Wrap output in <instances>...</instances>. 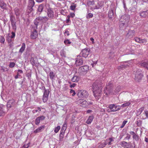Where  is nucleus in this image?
Masks as SVG:
<instances>
[{"label": "nucleus", "mask_w": 148, "mask_h": 148, "mask_svg": "<svg viewBox=\"0 0 148 148\" xmlns=\"http://www.w3.org/2000/svg\"><path fill=\"white\" fill-rule=\"evenodd\" d=\"M70 93L72 94V95L73 96H74L76 94L75 91L72 89L70 90Z\"/></svg>", "instance_id": "52"}, {"label": "nucleus", "mask_w": 148, "mask_h": 148, "mask_svg": "<svg viewBox=\"0 0 148 148\" xmlns=\"http://www.w3.org/2000/svg\"><path fill=\"white\" fill-rule=\"evenodd\" d=\"M94 117L92 115L90 116L87 120L86 121V123L88 124H90L94 119Z\"/></svg>", "instance_id": "21"}, {"label": "nucleus", "mask_w": 148, "mask_h": 148, "mask_svg": "<svg viewBox=\"0 0 148 148\" xmlns=\"http://www.w3.org/2000/svg\"><path fill=\"white\" fill-rule=\"evenodd\" d=\"M135 32V31L134 30H129L127 34V35L131 37L134 36Z\"/></svg>", "instance_id": "22"}, {"label": "nucleus", "mask_w": 148, "mask_h": 148, "mask_svg": "<svg viewBox=\"0 0 148 148\" xmlns=\"http://www.w3.org/2000/svg\"><path fill=\"white\" fill-rule=\"evenodd\" d=\"M89 69L88 66L85 65L80 67L78 69V73L80 75H85Z\"/></svg>", "instance_id": "3"}, {"label": "nucleus", "mask_w": 148, "mask_h": 148, "mask_svg": "<svg viewBox=\"0 0 148 148\" xmlns=\"http://www.w3.org/2000/svg\"><path fill=\"white\" fill-rule=\"evenodd\" d=\"M114 12L113 9H110L108 12V17L109 18H111Z\"/></svg>", "instance_id": "28"}, {"label": "nucleus", "mask_w": 148, "mask_h": 148, "mask_svg": "<svg viewBox=\"0 0 148 148\" xmlns=\"http://www.w3.org/2000/svg\"><path fill=\"white\" fill-rule=\"evenodd\" d=\"M48 18L46 16H39L34 20V24L37 26L38 25L45 23L48 20Z\"/></svg>", "instance_id": "2"}, {"label": "nucleus", "mask_w": 148, "mask_h": 148, "mask_svg": "<svg viewBox=\"0 0 148 148\" xmlns=\"http://www.w3.org/2000/svg\"><path fill=\"white\" fill-rule=\"evenodd\" d=\"M142 121L140 120L137 121L136 122V124L138 126H140L141 125Z\"/></svg>", "instance_id": "44"}, {"label": "nucleus", "mask_w": 148, "mask_h": 148, "mask_svg": "<svg viewBox=\"0 0 148 148\" xmlns=\"http://www.w3.org/2000/svg\"><path fill=\"white\" fill-rule=\"evenodd\" d=\"M10 21L11 24L16 23L15 17L13 15H11L10 16Z\"/></svg>", "instance_id": "29"}, {"label": "nucleus", "mask_w": 148, "mask_h": 148, "mask_svg": "<svg viewBox=\"0 0 148 148\" xmlns=\"http://www.w3.org/2000/svg\"><path fill=\"white\" fill-rule=\"evenodd\" d=\"M114 138L112 137L109 138L108 139H107L106 140L107 141L108 140L109 141L108 143V145H111L112 144L111 142L114 141Z\"/></svg>", "instance_id": "36"}, {"label": "nucleus", "mask_w": 148, "mask_h": 148, "mask_svg": "<svg viewBox=\"0 0 148 148\" xmlns=\"http://www.w3.org/2000/svg\"><path fill=\"white\" fill-rule=\"evenodd\" d=\"M38 118H39V119L40 121H42L43 120L45 119V117L43 116H41L38 117Z\"/></svg>", "instance_id": "54"}, {"label": "nucleus", "mask_w": 148, "mask_h": 148, "mask_svg": "<svg viewBox=\"0 0 148 148\" xmlns=\"http://www.w3.org/2000/svg\"><path fill=\"white\" fill-rule=\"evenodd\" d=\"M93 15L91 13H88L86 15V17L87 18H90L93 17Z\"/></svg>", "instance_id": "40"}, {"label": "nucleus", "mask_w": 148, "mask_h": 148, "mask_svg": "<svg viewBox=\"0 0 148 148\" xmlns=\"http://www.w3.org/2000/svg\"><path fill=\"white\" fill-rule=\"evenodd\" d=\"M130 134L133 135V138L136 141H138L139 140L138 136L135 134V133L133 131L130 132Z\"/></svg>", "instance_id": "19"}, {"label": "nucleus", "mask_w": 148, "mask_h": 148, "mask_svg": "<svg viewBox=\"0 0 148 148\" xmlns=\"http://www.w3.org/2000/svg\"><path fill=\"white\" fill-rule=\"evenodd\" d=\"M131 104V102L130 101H125L123 104L121 105V107L122 108L127 107L128 106L130 105Z\"/></svg>", "instance_id": "24"}, {"label": "nucleus", "mask_w": 148, "mask_h": 148, "mask_svg": "<svg viewBox=\"0 0 148 148\" xmlns=\"http://www.w3.org/2000/svg\"><path fill=\"white\" fill-rule=\"evenodd\" d=\"M145 11H142L139 13V15L142 18H145L147 17Z\"/></svg>", "instance_id": "35"}, {"label": "nucleus", "mask_w": 148, "mask_h": 148, "mask_svg": "<svg viewBox=\"0 0 148 148\" xmlns=\"http://www.w3.org/2000/svg\"><path fill=\"white\" fill-rule=\"evenodd\" d=\"M121 87L120 86H118L116 89V92H117L119 91L121 89Z\"/></svg>", "instance_id": "57"}, {"label": "nucleus", "mask_w": 148, "mask_h": 148, "mask_svg": "<svg viewBox=\"0 0 148 148\" xmlns=\"http://www.w3.org/2000/svg\"><path fill=\"white\" fill-rule=\"evenodd\" d=\"M128 65L127 64H122L121 66H119L118 67V69H123V68H125L127 67V66H128Z\"/></svg>", "instance_id": "39"}, {"label": "nucleus", "mask_w": 148, "mask_h": 148, "mask_svg": "<svg viewBox=\"0 0 148 148\" xmlns=\"http://www.w3.org/2000/svg\"><path fill=\"white\" fill-rule=\"evenodd\" d=\"M120 144L121 146L124 147H126L128 145V143L125 141L121 142Z\"/></svg>", "instance_id": "34"}, {"label": "nucleus", "mask_w": 148, "mask_h": 148, "mask_svg": "<svg viewBox=\"0 0 148 148\" xmlns=\"http://www.w3.org/2000/svg\"><path fill=\"white\" fill-rule=\"evenodd\" d=\"M15 103V100L13 99H11L8 101L7 103V106L8 107L11 108L12 106H14Z\"/></svg>", "instance_id": "14"}, {"label": "nucleus", "mask_w": 148, "mask_h": 148, "mask_svg": "<svg viewBox=\"0 0 148 148\" xmlns=\"http://www.w3.org/2000/svg\"><path fill=\"white\" fill-rule=\"evenodd\" d=\"M43 8V5L41 4L38 7V11L39 12H41Z\"/></svg>", "instance_id": "38"}, {"label": "nucleus", "mask_w": 148, "mask_h": 148, "mask_svg": "<svg viewBox=\"0 0 148 148\" xmlns=\"http://www.w3.org/2000/svg\"><path fill=\"white\" fill-rule=\"evenodd\" d=\"M127 122V121H125V120L123 122V123H122L121 125L120 126V127L121 128H123Z\"/></svg>", "instance_id": "49"}, {"label": "nucleus", "mask_w": 148, "mask_h": 148, "mask_svg": "<svg viewBox=\"0 0 148 148\" xmlns=\"http://www.w3.org/2000/svg\"><path fill=\"white\" fill-rule=\"evenodd\" d=\"M107 144V143L106 141H104L98 147L99 148H103Z\"/></svg>", "instance_id": "32"}, {"label": "nucleus", "mask_w": 148, "mask_h": 148, "mask_svg": "<svg viewBox=\"0 0 148 148\" xmlns=\"http://www.w3.org/2000/svg\"><path fill=\"white\" fill-rule=\"evenodd\" d=\"M97 63V61H94V62H93L92 64H91V65L92 66V67H93Z\"/></svg>", "instance_id": "60"}, {"label": "nucleus", "mask_w": 148, "mask_h": 148, "mask_svg": "<svg viewBox=\"0 0 148 148\" xmlns=\"http://www.w3.org/2000/svg\"><path fill=\"white\" fill-rule=\"evenodd\" d=\"M25 44L24 43H23L22 44L21 47L19 50V53H22L25 50Z\"/></svg>", "instance_id": "20"}, {"label": "nucleus", "mask_w": 148, "mask_h": 148, "mask_svg": "<svg viewBox=\"0 0 148 148\" xmlns=\"http://www.w3.org/2000/svg\"><path fill=\"white\" fill-rule=\"evenodd\" d=\"M49 75L50 79L53 80L55 77V73L51 71L49 73Z\"/></svg>", "instance_id": "33"}, {"label": "nucleus", "mask_w": 148, "mask_h": 148, "mask_svg": "<svg viewBox=\"0 0 148 148\" xmlns=\"http://www.w3.org/2000/svg\"><path fill=\"white\" fill-rule=\"evenodd\" d=\"M70 15L71 16V17L72 18L74 17L75 16V14L74 13H71L70 14Z\"/></svg>", "instance_id": "64"}, {"label": "nucleus", "mask_w": 148, "mask_h": 148, "mask_svg": "<svg viewBox=\"0 0 148 148\" xmlns=\"http://www.w3.org/2000/svg\"><path fill=\"white\" fill-rule=\"evenodd\" d=\"M16 23L11 24L12 27V29L14 31H15L16 30Z\"/></svg>", "instance_id": "48"}, {"label": "nucleus", "mask_w": 148, "mask_h": 148, "mask_svg": "<svg viewBox=\"0 0 148 148\" xmlns=\"http://www.w3.org/2000/svg\"><path fill=\"white\" fill-rule=\"evenodd\" d=\"M104 2L103 1H99L97 5L94 8V9H98L102 7L103 5Z\"/></svg>", "instance_id": "18"}, {"label": "nucleus", "mask_w": 148, "mask_h": 148, "mask_svg": "<svg viewBox=\"0 0 148 148\" xmlns=\"http://www.w3.org/2000/svg\"><path fill=\"white\" fill-rule=\"evenodd\" d=\"M16 14V15H18L19 14V10L17 9H15V10Z\"/></svg>", "instance_id": "58"}, {"label": "nucleus", "mask_w": 148, "mask_h": 148, "mask_svg": "<svg viewBox=\"0 0 148 148\" xmlns=\"http://www.w3.org/2000/svg\"><path fill=\"white\" fill-rule=\"evenodd\" d=\"M69 30V28H67L65 30L64 32V34L65 35H67V36L69 35V33L68 31Z\"/></svg>", "instance_id": "47"}, {"label": "nucleus", "mask_w": 148, "mask_h": 148, "mask_svg": "<svg viewBox=\"0 0 148 148\" xmlns=\"http://www.w3.org/2000/svg\"><path fill=\"white\" fill-rule=\"evenodd\" d=\"M77 103L83 107H86L89 105L88 102L84 99H79L77 101Z\"/></svg>", "instance_id": "6"}, {"label": "nucleus", "mask_w": 148, "mask_h": 148, "mask_svg": "<svg viewBox=\"0 0 148 148\" xmlns=\"http://www.w3.org/2000/svg\"><path fill=\"white\" fill-rule=\"evenodd\" d=\"M119 106H116L115 104H110L108 106V108L110 110V111L114 112L120 109V108H118V107Z\"/></svg>", "instance_id": "9"}, {"label": "nucleus", "mask_w": 148, "mask_h": 148, "mask_svg": "<svg viewBox=\"0 0 148 148\" xmlns=\"http://www.w3.org/2000/svg\"><path fill=\"white\" fill-rule=\"evenodd\" d=\"M76 5H71L70 7V9L72 10H74L76 7Z\"/></svg>", "instance_id": "51"}, {"label": "nucleus", "mask_w": 148, "mask_h": 148, "mask_svg": "<svg viewBox=\"0 0 148 148\" xmlns=\"http://www.w3.org/2000/svg\"><path fill=\"white\" fill-rule=\"evenodd\" d=\"M141 66L148 70V62H144L141 63Z\"/></svg>", "instance_id": "30"}, {"label": "nucleus", "mask_w": 148, "mask_h": 148, "mask_svg": "<svg viewBox=\"0 0 148 148\" xmlns=\"http://www.w3.org/2000/svg\"><path fill=\"white\" fill-rule=\"evenodd\" d=\"M144 109V107H142L140 108L139 110L138 111V113L139 114H140L143 112Z\"/></svg>", "instance_id": "43"}, {"label": "nucleus", "mask_w": 148, "mask_h": 148, "mask_svg": "<svg viewBox=\"0 0 148 148\" xmlns=\"http://www.w3.org/2000/svg\"><path fill=\"white\" fill-rule=\"evenodd\" d=\"M15 65V64L14 62H10L9 65V67L10 68L14 67Z\"/></svg>", "instance_id": "53"}, {"label": "nucleus", "mask_w": 148, "mask_h": 148, "mask_svg": "<svg viewBox=\"0 0 148 148\" xmlns=\"http://www.w3.org/2000/svg\"><path fill=\"white\" fill-rule=\"evenodd\" d=\"M35 4V2L33 0H29V1L28 7L29 8H30L29 10H31V11L33 10L32 8Z\"/></svg>", "instance_id": "15"}, {"label": "nucleus", "mask_w": 148, "mask_h": 148, "mask_svg": "<svg viewBox=\"0 0 148 148\" xmlns=\"http://www.w3.org/2000/svg\"><path fill=\"white\" fill-rule=\"evenodd\" d=\"M23 73L22 70H18L17 74H18L20 73Z\"/></svg>", "instance_id": "61"}, {"label": "nucleus", "mask_w": 148, "mask_h": 148, "mask_svg": "<svg viewBox=\"0 0 148 148\" xmlns=\"http://www.w3.org/2000/svg\"><path fill=\"white\" fill-rule=\"evenodd\" d=\"M15 36V32H11V36H9V38H14Z\"/></svg>", "instance_id": "46"}, {"label": "nucleus", "mask_w": 148, "mask_h": 148, "mask_svg": "<svg viewBox=\"0 0 148 148\" xmlns=\"http://www.w3.org/2000/svg\"><path fill=\"white\" fill-rule=\"evenodd\" d=\"M90 49L89 48H85L83 49L80 53L81 55H82L83 57L86 58L89 55L90 52Z\"/></svg>", "instance_id": "11"}, {"label": "nucleus", "mask_w": 148, "mask_h": 148, "mask_svg": "<svg viewBox=\"0 0 148 148\" xmlns=\"http://www.w3.org/2000/svg\"><path fill=\"white\" fill-rule=\"evenodd\" d=\"M60 54L62 56H65V54L64 53V52L63 51H62L60 52Z\"/></svg>", "instance_id": "62"}, {"label": "nucleus", "mask_w": 148, "mask_h": 148, "mask_svg": "<svg viewBox=\"0 0 148 148\" xmlns=\"http://www.w3.org/2000/svg\"><path fill=\"white\" fill-rule=\"evenodd\" d=\"M0 7L2 9H5L6 8V5L3 1H0Z\"/></svg>", "instance_id": "27"}, {"label": "nucleus", "mask_w": 148, "mask_h": 148, "mask_svg": "<svg viewBox=\"0 0 148 148\" xmlns=\"http://www.w3.org/2000/svg\"><path fill=\"white\" fill-rule=\"evenodd\" d=\"M101 87V84H98V81H96L92 85L93 92L94 96L96 99H99L101 95L102 91Z\"/></svg>", "instance_id": "1"}, {"label": "nucleus", "mask_w": 148, "mask_h": 148, "mask_svg": "<svg viewBox=\"0 0 148 148\" xmlns=\"http://www.w3.org/2000/svg\"><path fill=\"white\" fill-rule=\"evenodd\" d=\"M29 146V143H28L26 145H24L22 148H28Z\"/></svg>", "instance_id": "59"}, {"label": "nucleus", "mask_w": 148, "mask_h": 148, "mask_svg": "<svg viewBox=\"0 0 148 148\" xmlns=\"http://www.w3.org/2000/svg\"><path fill=\"white\" fill-rule=\"evenodd\" d=\"M143 114H145L146 117L143 119H146L147 118H148V111L147 110H145Z\"/></svg>", "instance_id": "41"}, {"label": "nucleus", "mask_w": 148, "mask_h": 148, "mask_svg": "<svg viewBox=\"0 0 148 148\" xmlns=\"http://www.w3.org/2000/svg\"><path fill=\"white\" fill-rule=\"evenodd\" d=\"M60 126H58L56 127L54 130V132L55 133H57L60 130Z\"/></svg>", "instance_id": "42"}, {"label": "nucleus", "mask_w": 148, "mask_h": 148, "mask_svg": "<svg viewBox=\"0 0 148 148\" xmlns=\"http://www.w3.org/2000/svg\"><path fill=\"white\" fill-rule=\"evenodd\" d=\"M79 80V77L77 76H74L72 78L71 81L74 82H77Z\"/></svg>", "instance_id": "23"}, {"label": "nucleus", "mask_w": 148, "mask_h": 148, "mask_svg": "<svg viewBox=\"0 0 148 148\" xmlns=\"http://www.w3.org/2000/svg\"><path fill=\"white\" fill-rule=\"evenodd\" d=\"M41 110V108L39 107H38L36 109L34 110H32V112L34 114L36 113L37 112H39Z\"/></svg>", "instance_id": "37"}, {"label": "nucleus", "mask_w": 148, "mask_h": 148, "mask_svg": "<svg viewBox=\"0 0 148 148\" xmlns=\"http://www.w3.org/2000/svg\"><path fill=\"white\" fill-rule=\"evenodd\" d=\"M42 88L44 90V92L43 96L42 99L43 101L45 103L48 100V96L49 94V91L48 90H46L44 86Z\"/></svg>", "instance_id": "7"}, {"label": "nucleus", "mask_w": 148, "mask_h": 148, "mask_svg": "<svg viewBox=\"0 0 148 148\" xmlns=\"http://www.w3.org/2000/svg\"><path fill=\"white\" fill-rule=\"evenodd\" d=\"M66 129V128L62 127L60 133V137H62V138L63 137Z\"/></svg>", "instance_id": "26"}, {"label": "nucleus", "mask_w": 148, "mask_h": 148, "mask_svg": "<svg viewBox=\"0 0 148 148\" xmlns=\"http://www.w3.org/2000/svg\"><path fill=\"white\" fill-rule=\"evenodd\" d=\"M128 17L127 15H124L121 16L120 21L123 22L121 25H123V26L125 24V22L128 20Z\"/></svg>", "instance_id": "13"}, {"label": "nucleus", "mask_w": 148, "mask_h": 148, "mask_svg": "<svg viewBox=\"0 0 148 148\" xmlns=\"http://www.w3.org/2000/svg\"><path fill=\"white\" fill-rule=\"evenodd\" d=\"M38 32L35 30H34L33 32H32L31 34V37L32 39H35L38 36Z\"/></svg>", "instance_id": "16"}, {"label": "nucleus", "mask_w": 148, "mask_h": 148, "mask_svg": "<svg viewBox=\"0 0 148 148\" xmlns=\"http://www.w3.org/2000/svg\"><path fill=\"white\" fill-rule=\"evenodd\" d=\"M147 42V40L145 39H141L140 41V43H144V44H145Z\"/></svg>", "instance_id": "56"}, {"label": "nucleus", "mask_w": 148, "mask_h": 148, "mask_svg": "<svg viewBox=\"0 0 148 148\" xmlns=\"http://www.w3.org/2000/svg\"><path fill=\"white\" fill-rule=\"evenodd\" d=\"M134 40L136 42L139 43H140V41L141 39H140L139 38L135 37L134 38Z\"/></svg>", "instance_id": "50"}, {"label": "nucleus", "mask_w": 148, "mask_h": 148, "mask_svg": "<svg viewBox=\"0 0 148 148\" xmlns=\"http://www.w3.org/2000/svg\"><path fill=\"white\" fill-rule=\"evenodd\" d=\"M47 14L48 17L51 19H53L54 18V12L52 9L49 8L47 9Z\"/></svg>", "instance_id": "12"}, {"label": "nucleus", "mask_w": 148, "mask_h": 148, "mask_svg": "<svg viewBox=\"0 0 148 148\" xmlns=\"http://www.w3.org/2000/svg\"><path fill=\"white\" fill-rule=\"evenodd\" d=\"M64 43L66 46H68L70 45L71 42L70 41V40L66 39L64 40Z\"/></svg>", "instance_id": "31"}, {"label": "nucleus", "mask_w": 148, "mask_h": 148, "mask_svg": "<svg viewBox=\"0 0 148 148\" xmlns=\"http://www.w3.org/2000/svg\"><path fill=\"white\" fill-rule=\"evenodd\" d=\"M4 107L0 106V116H3L5 115V112L4 111Z\"/></svg>", "instance_id": "25"}, {"label": "nucleus", "mask_w": 148, "mask_h": 148, "mask_svg": "<svg viewBox=\"0 0 148 148\" xmlns=\"http://www.w3.org/2000/svg\"><path fill=\"white\" fill-rule=\"evenodd\" d=\"M39 118L37 117L36 118L35 120V124L36 125H38L40 123V121L39 119Z\"/></svg>", "instance_id": "45"}, {"label": "nucleus", "mask_w": 148, "mask_h": 148, "mask_svg": "<svg viewBox=\"0 0 148 148\" xmlns=\"http://www.w3.org/2000/svg\"><path fill=\"white\" fill-rule=\"evenodd\" d=\"M83 60L82 57L80 56H78L76 59L75 64L77 66H79L82 64Z\"/></svg>", "instance_id": "10"}, {"label": "nucleus", "mask_w": 148, "mask_h": 148, "mask_svg": "<svg viewBox=\"0 0 148 148\" xmlns=\"http://www.w3.org/2000/svg\"><path fill=\"white\" fill-rule=\"evenodd\" d=\"M77 94L79 97L84 98L87 97L89 95L88 92L84 90H78Z\"/></svg>", "instance_id": "4"}, {"label": "nucleus", "mask_w": 148, "mask_h": 148, "mask_svg": "<svg viewBox=\"0 0 148 148\" xmlns=\"http://www.w3.org/2000/svg\"><path fill=\"white\" fill-rule=\"evenodd\" d=\"M45 127V125H41L36 129L34 131V133L36 134L40 132L44 129Z\"/></svg>", "instance_id": "17"}, {"label": "nucleus", "mask_w": 148, "mask_h": 148, "mask_svg": "<svg viewBox=\"0 0 148 148\" xmlns=\"http://www.w3.org/2000/svg\"><path fill=\"white\" fill-rule=\"evenodd\" d=\"M106 87L104 89V93L106 95H108L111 92V88H110L112 87V84L110 83H108L106 84Z\"/></svg>", "instance_id": "8"}, {"label": "nucleus", "mask_w": 148, "mask_h": 148, "mask_svg": "<svg viewBox=\"0 0 148 148\" xmlns=\"http://www.w3.org/2000/svg\"><path fill=\"white\" fill-rule=\"evenodd\" d=\"M0 42L1 43H3L4 42L5 40L4 37L1 36L0 38Z\"/></svg>", "instance_id": "55"}, {"label": "nucleus", "mask_w": 148, "mask_h": 148, "mask_svg": "<svg viewBox=\"0 0 148 148\" xmlns=\"http://www.w3.org/2000/svg\"><path fill=\"white\" fill-rule=\"evenodd\" d=\"M76 85V84L75 83H73L72 84H71L70 86V88H74V87Z\"/></svg>", "instance_id": "63"}, {"label": "nucleus", "mask_w": 148, "mask_h": 148, "mask_svg": "<svg viewBox=\"0 0 148 148\" xmlns=\"http://www.w3.org/2000/svg\"><path fill=\"white\" fill-rule=\"evenodd\" d=\"M143 77V75L141 73V70L138 69L135 74L134 79L136 81L139 82L141 80Z\"/></svg>", "instance_id": "5"}]
</instances>
